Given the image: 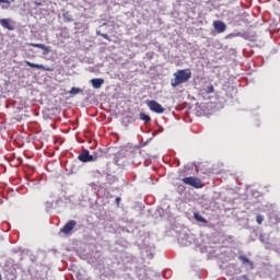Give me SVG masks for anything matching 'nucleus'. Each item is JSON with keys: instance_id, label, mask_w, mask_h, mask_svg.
Listing matches in <instances>:
<instances>
[{"instance_id": "obj_13", "label": "nucleus", "mask_w": 280, "mask_h": 280, "mask_svg": "<svg viewBox=\"0 0 280 280\" xmlns=\"http://www.w3.org/2000/svg\"><path fill=\"white\" fill-rule=\"evenodd\" d=\"M195 220L199 221V222H202L205 224L208 223V220L205 219L202 215H200L198 212L195 213Z\"/></svg>"}, {"instance_id": "obj_2", "label": "nucleus", "mask_w": 280, "mask_h": 280, "mask_svg": "<svg viewBox=\"0 0 280 280\" xmlns=\"http://www.w3.org/2000/svg\"><path fill=\"white\" fill-rule=\"evenodd\" d=\"M183 183L197 189L205 187V184L201 182V179L197 177H186L183 179Z\"/></svg>"}, {"instance_id": "obj_15", "label": "nucleus", "mask_w": 280, "mask_h": 280, "mask_svg": "<svg viewBox=\"0 0 280 280\" xmlns=\"http://www.w3.org/2000/svg\"><path fill=\"white\" fill-rule=\"evenodd\" d=\"M140 120L145 121L147 124L151 121V117L144 113H140Z\"/></svg>"}, {"instance_id": "obj_3", "label": "nucleus", "mask_w": 280, "mask_h": 280, "mask_svg": "<svg viewBox=\"0 0 280 280\" xmlns=\"http://www.w3.org/2000/svg\"><path fill=\"white\" fill-rule=\"evenodd\" d=\"M147 106L156 114H164L165 112V108L158 101H147Z\"/></svg>"}, {"instance_id": "obj_11", "label": "nucleus", "mask_w": 280, "mask_h": 280, "mask_svg": "<svg viewBox=\"0 0 280 280\" xmlns=\"http://www.w3.org/2000/svg\"><path fill=\"white\" fill-rule=\"evenodd\" d=\"M269 220L272 224L278 225L280 223V215L278 212L272 211L269 215Z\"/></svg>"}, {"instance_id": "obj_23", "label": "nucleus", "mask_w": 280, "mask_h": 280, "mask_svg": "<svg viewBox=\"0 0 280 280\" xmlns=\"http://www.w3.org/2000/svg\"><path fill=\"white\" fill-rule=\"evenodd\" d=\"M0 280H3V277L1 276V273H0Z\"/></svg>"}, {"instance_id": "obj_20", "label": "nucleus", "mask_w": 280, "mask_h": 280, "mask_svg": "<svg viewBox=\"0 0 280 280\" xmlns=\"http://www.w3.org/2000/svg\"><path fill=\"white\" fill-rule=\"evenodd\" d=\"M272 280H280V272L276 273Z\"/></svg>"}, {"instance_id": "obj_16", "label": "nucleus", "mask_w": 280, "mask_h": 280, "mask_svg": "<svg viewBox=\"0 0 280 280\" xmlns=\"http://www.w3.org/2000/svg\"><path fill=\"white\" fill-rule=\"evenodd\" d=\"M81 92H82V90L80 88H75V86H72L71 90L69 91V93L72 95H77Z\"/></svg>"}, {"instance_id": "obj_17", "label": "nucleus", "mask_w": 280, "mask_h": 280, "mask_svg": "<svg viewBox=\"0 0 280 280\" xmlns=\"http://www.w3.org/2000/svg\"><path fill=\"white\" fill-rule=\"evenodd\" d=\"M206 93H207V94L214 93V86H213V84H210V85L207 86Z\"/></svg>"}, {"instance_id": "obj_18", "label": "nucleus", "mask_w": 280, "mask_h": 280, "mask_svg": "<svg viewBox=\"0 0 280 280\" xmlns=\"http://www.w3.org/2000/svg\"><path fill=\"white\" fill-rule=\"evenodd\" d=\"M256 222H257L258 224H261V223L264 222V215L257 214V217H256Z\"/></svg>"}, {"instance_id": "obj_10", "label": "nucleus", "mask_w": 280, "mask_h": 280, "mask_svg": "<svg viewBox=\"0 0 280 280\" xmlns=\"http://www.w3.org/2000/svg\"><path fill=\"white\" fill-rule=\"evenodd\" d=\"M92 88L95 90H100L102 85L105 83L104 79H92L91 81Z\"/></svg>"}, {"instance_id": "obj_4", "label": "nucleus", "mask_w": 280, "mask_h": 280, "mask_svg": "<svg viewBox=\"0 0 280 280\" xmlns=\"http://www.w3.org/2000/svg\"><path fill=\"white\" fill-rule=\"evenodd\" d=\"M79 160L83 163L94 162L97 160L96 156L91 155L88 149H84L82 153L79 155Z\"/></svg>"}, {"instance_id": "obj_19", "label": "nucleus", "mask_w": 280, "mask_h": 280, "mask_svg": "<svg viewBox=\"0 0 280 280\" xmlns=\"http://www.w3.org/2000/svg\"><path fill=\"white\" fill-rule=\"evenodd\" d=\"M104 39H106L107 42H110V37L108 34H100Z\"/></svg>"}, {"instance_id": "obj_8", "label": "nucleus", "mask_w": 280, "mask_h": 280, "mask_svg": "<svg viewBox=\"0 0 280 280\" xmlns=\"http://www.w3.org/2000/svg\"><path fill=\"white\" fill-rule=\"evenodd\" d=\"M26 65L33 69H37V70H44V71H47V72H52L54 71V68H49V67H45L43 65H36V63H32L30 61H25Z\"/></svg>"}, {"instance_id": "obj_7", "label": "nucleus", "mask_w": 280, "mask_h": 280, "mask_svg": "<svg viewBox=\"0 0 280 280\" xmlns=\"http://www.w3.org/2000/svg\"><path fill=\"white\" fill-rule=\"evenodd\" d=\"M213 27L218 33H224L226 31V24L221 20H214Z\"/></svg>"}, {"instance_id": "obj_14", "label": "nucleus", "mask_w": 280, "mask_h": 280, "mask_svg": "<svg viewBox=\"0 0 280 280\" xmlns=\"http://www.w3.org/2000/svg\"><path fill=\"white\" fill-rule=\"evenodd\" d=\"M63 19H65V22H68V23L73 22V18L69 12L63 13Z\"/></svg>"}, {"instance_id": "obj_1", "label": "nucleus", "mask_w": 280, "mask_h": 280, "mask_svg": "<svg viewBox=\"0 0 280 280\" xmlns=\"http://www.w3.org/2000/svg\"><path fill=\"white\" fill-rule=\"evenodd\" d=\"M191 69L186 68V69H179L176 72H174L173 77L174 79L171 80V85L172 88H177L183 83H186L191 79Z\"/></svg>"}, {"instance_id": "obj_12", "label": "nucleus", "mask_w": 280, "mask_h": 280, "mask_svg": "<svg viewBox=\"0 0 280 280\" xmlns=\"http://www.w3.org/2000/svg\"><path fill=\"white\" fill-rule=\"evenodd\" d=\"M238 260L243 264V265H248V266H253V262L249 260V258L245 257V256H240Z\"/></svg>"}, {"instance_id": "obj_21", "label": "nucleus", "mask_w": 280, "mask_h": 280, "mask_svg": "<svg viewBox=\"0 0 280 280\" xmlns=\"http://www.w3.org/2000/svg\"><path fill=\"white\" fill-rule=\"evenodd\" d=\"M115 201H116V203H117V206H118L119 202H121V198H120V197H116Z\"/></svg>"}, {"instance_id": "obj_9", "label": "nucleus", "mask_w": 280, "mask_h": 280, "mask_svg": "<svg viewBox=\"0 0 280 280\" xmlns=\"http://www.w3.org/2000/svg\"><path fill=\"white\" fill-rule=\"evenodd\" d=\"M28 46L35 47V48H40L42 50H44V52H42V55L47 56L50 52V47L46 46L45 44H34V43H30Z\"/></svg>"}, {"instance_id": "obj_6", "label": "nucleus", "mask_w": 280, "mask_h": 280, "mask_svg": "<svg viewBox=\"0 0 280 280\" xmlns=\"http://www.w3.org/2000/svg\"><path fill=\"white\" fill-rule=\"evenodd\" d=\"M77 221L74 220H70L61 230V232L66 235H69V233H71L74 228L77 226Z\"/></svg>"}, {"instance_id": "obj_5", "label": "nucleus", "mask_w": 280, "mask_h": 280, "mask_svg": "<svg viewBox=\"0 0 280 280\" xmlns=\"http://www.w3.org/2000/svg\"><path fill=\"white\" fill-rule=\"evenodd\" d=\"M0 25L4 30H9V31H14L15 30L14 21L11 20V19H2V20H0Z\"/></svg>"}, {"instance_id": "obj_22", "label": "nucleus", "mask_w": 280, "mask_h": 280, "mask_svg": "<svg viewBox=\"0 0 280 280\" xmlns=\"http://www.w3.org/2000/svg\"><path fill=\"white\" fill-rule=\"evenodd\" d=\"M0 3H9L7 0H0Z\"/></svg>"}]
</instances>
